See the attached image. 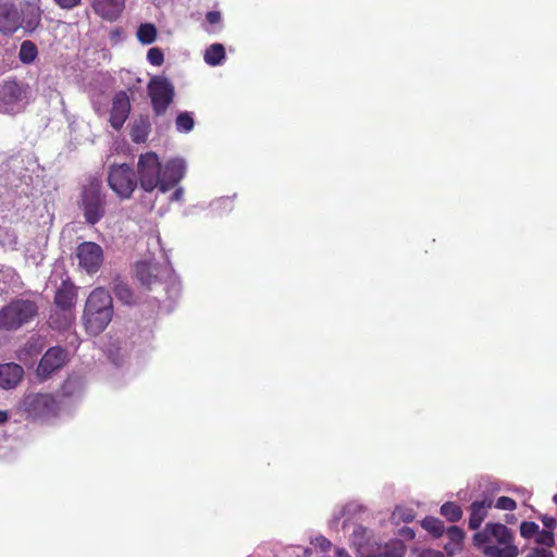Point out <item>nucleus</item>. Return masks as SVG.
<instances>
[{"label":"nucleus","instance_id":"7c9ffc66","mask_svg":"<svg viewBox=\"0 0 557 557\" xmlns=\"http://www.w3.org/2000/svg\"><path fill=\"white\" fill-rule=\"evenodd\" d=\"M392 518H393V520H395L397 522L398 521L410 522L414 518V512L412 509L396 507V509L393 511Z\"/></svg>","mask_w":557,"mask_h":557},{"label":"nucleus","instance_id":"a878e982","mask_svg":"<svg viewBox=\"0 0 557 557\" xmlns=\"http://www.w3.org/2000/svg\"><path fill=\"white\" fill-rule=\"evenodd\" d=\"M137 39L143 45H150L157 39V28L151 23L139 25L137 29Z\"/></svg>","mask_w":557,"mask_h":557},{"label":"nucleus","instance_id":"37998d69","mask_svg":"<svg viewBox=\"0 0 557 557\" xmlns=\"http://www.w3.org/2000/svg\"><path fill=\"white\" fill-rule=\"evenodd\" d=\"M184 189L182 187H178L174 190V193L171 196L172 201H181L183 199Z\"/></svg>","mask_w":557,"mask_h":557},{"label":"nucleus","instance_id":"a19ab883","mask_svg":"<svg viewBox=\"0 0 557 557\" xmlns=\"http://www.w3.org/2000/svg\"><path fill=\"white\" fill-rule=\"evenodd\" d=\"M542 522H543L544 527L547 529H554L557 525V521L553 517L544 516L542 518Z\"/></svg>","mask_w":557,"mask_h":557},{"label":"nucleus","instance_id":"f704fd0d","mask_svg":"<svg viewBox=\"0 0 557 557\" xmlns=\"http://www.w3.org/2000/svg\"><path fill=\"white\" fill-rule=\"evenodd\" d=\"M495 507L502 510H515L517 507L516 502L507 496H500L497 498Z\"/></svg>","mask_w":557,"mask_h":557},{"label":"nucleus","instance_id":"412c9836","mask_svg":"<svg viewBox=\"0 0 557 557\" xmlns=\"http://www.w3.org/2000/svg\"><path fill=\"white\" fill-rule=\"evenodd\" d=\"M504 547L496 545H484L481 549L487 557H517L519 554L518 547L511 543L503 544Z\"/></svg>","mask_w":557,"mask_h":557},{"label":"nucleus","instance_id":"393cba45","mask_svg":"<svg viewBox=\"0 0 557 557\" xmlns=\"http://www.w3.org/2000/svg\"><path fill=\"white\" fill-rule=\"evenodd\" d=\"M37 57H38L37 46L30 40H24L21 44L20 51H18L20 61L23 64H30L36 60Z\"/></svg>","mask_w":557,"mask_h":557},{"label":"nucleus","instance_id":"ea45409f","mask_svg":"<svg viewBox=\"0 0 557 557\" xmlns=\"http://www.w3.org/2000/svg\"><path fill=\"white\" fill-rule=\"evenodd\" d=\"M206 18L210 24H215V23L220 22L221 14L218 11H210L207 13Z\"/></svg>","mask_w":557,"mask_h":557},{"label":"nucleus","instance_id":"49530a36","mask_svg":"<svg viewBox=\"0 0 557 557\" xmlns=\"http://www.w3.org/2000/svg\"><path fill=\"white\" fill-rule=\"evenodd\" d=\"M403 534L404 535H408L410 539H412L414 536V533L411 529L409 528H405L401 530Z\"/></svg>","mask_w":557,"mask_h":557},{"label":"nucleus","instance_id":"de8ad7c7","mask_svg":"<svg viewBox=\"0 0 557 557\" xmlns=\"http://www.w3.org/2000/svg\"><path fill=\"white\" fill-rule=\"evenodd\" d=\"M387 557H400V555H396V554H387Z\"/></svg>","mask_w":557,"mask_h":557},{"label":"nucleus","instance_id":"4be33fe9","mask_svg":"<svg viewBox=\"0 0 557 557\" xmlns=\"http://www.w3.org/2000/svg\"><path fill=\"white\" fill-rule=\"evenodd\" d=\"M150 122L147 117L136 120L131 127L132 140L136 144L145 143L150 133Z\"/></svg>","mask_w":557,"mask_h":557},{"label":"nucleus","instance_id":"ddd939ff","mask_svg":"<svg viewBox=\"0 0 557 557\" xmlns=\"http://www.w3.org/2000/svg\"><path fill=\"white\" fill-rule=\"evenodd\" d=\"M492 540H495L499 545L509 544L513 541L512 532L505 524L488 522L483 531L473 535V543L480 549L484 545H494Z\"/></svg>","mask_w":557,"mask_h":557},{"label":"nucleus","instance_id":"09e8293b","mask_svg":"<svg viewBox=\"0 0 557 557\" xmlns=\"http://www.w3.org/2000/svg\"><path fill=\"white\" fill-rule=\"evenodd\" d=\"M52 92L57 94L59 96L58 90H50L49 97H51Z\"/></svg>","mask_w":557,"mask_h":557},{"label":"nucleus","instance_id":"2eb2a0df","mask_svg":"<svg viewBox=\"0 0 557 557\" xmlns=\"http://www.w3.org/2000/svg\"><path fill=\"white\" fill-rule=\"evenodd\" d=\"M186 163L183 159L176 158L166 162L162 168V181L160 191L166 193L173 188L185 175Z\"/></svg>","mask_w":557,"mask_h":557},{"label":"nucleus","instance_id":"473e14b6","mask_svg":"<svg viewBox=\"0 0 557 557\" xmlns=\"http://www.w3.org/2000/svg\"><path fill=\"white\" fill-rule=\"evenodd\" d=\"M539 525L532 521H523L520 525V534L524 539H531L539 532Z\"/></svg>","mask_w":557,"mask_h":557},{"label":"nucleus","instance_id":"58836bf2","mask_svg":"<svg viewBox=\"0 0 557 557\" xmlns=\"http://www.w3.org/2000/svg\"><path fill=\"white\" fill-rule=\"evenodd\" d=\"M444 549L448 556H454L455 554L461 550V548L456 546L453 542H448L447 544H445Z\"/></svg>","mask_w":557,"mask_h":557},{"label":"nucleus","instance_id":"f8f14e48","mask_svg":"<svg viewBox=\"0 0 557 557\" xmlns=\"http://www.w3.org/2000/svg\"><path fill=\"white\" fill-rule=\"evenodd\" d=\"M78 265L87 273H96L103 262V250L100 245L94 242H84L76 248Z\"/></svg>","mask_w":557,"mask_h":557},{"label":"nucleus","instance_id":"f3484780","mask_svg":"<svg viewBox=\"0 0 557 557\" xmlns=\"http://www.w3.org/2000/svg\"><path fill=\"white\" fill-rule=\"evenodd\" d=\"M42 11L35 2H25L18 7L20 28L25 33H34L40 25Z\"/></svg>","mask_w":557,"mask_h":557},{"label":"nucleus","instance_id":"8fccbe9b","mask_svg":"<svg viewBox=\"0 0 557 557\" xmlns=\"http://www.w3.org/2000/svg\"><path fill=\"white\" fill-rule=\"evenodd\" d=\"M553 500L557 505V494L554 496Z\"/></svg>","mask_w":557,"mask_h":557},{"label":"nucleus","instance_id":"2f4dec72","mask_svg":"<svg viewBox=\"0 0 557 557\" xmlns=\"http://www.w3.org/2000/svg\"><path fill=\"white\" fill-rule=\"evenodd\" d=\"M147 60L151 65L160 66L164 61L163 51L160 48H150L147 52Z\"/></svg>","mask_w":557,"mask_h":557},{"label":"nucleus","instance_id":"423d86ee","mask_svg":"<svg viewBox=\"0 0 557 557\" xmlns=\"http://www.w3.org/2000/svg\"><path fill=\"white\" fill-rule=\"evenodd\" d=\"M108 184L119 197L128 199L136 189L138 182L134 170L128 164L122 163L110 166Z\"/></svg>","mask_w":557,"mask_h":557},{"label":"nucleus","instance_id":"6e6552de","mask_svg":"<svg viewBox=\"0 0 557 557\" xmlns=\"http://www.w3.org/2000/svg\"><path fill=\"white\" fill-rule=\"evenodd\" d=\"M30 87L15 79L5 81L0 89V100L9 112H18L28 103Z\"/></svg>","mask_w":557,"mask_h":557},{"label":"nucleus","instance_id":"c03bdc74","mask_svg":"<svg viewBox=\"0 0 557 557\" xmlns=\"http://www.w3.org/2000/svg\"><path fill=\"white\" fill-rule=\"evenodd\" d=\"M335 557H351L345 548L337 547L335 549Z\"/></svg>","mask_w":557,"mask_h":557},{"label":"nucleus","instance_id":"4c0bfd02","mask_svg":"<svg viewBox=\"0 0 557 557\" xmlns=\"http://www.w3.org/2000/svg\"><path fill=\"white\" fill-rule=\"evenodd\" d=\"M315 544L323 550L327 552L332 547V543L324 536L320 535L315 537Z\"/></svg>","mask_w":557,"mask_h":557},{"label":"nucleus","instance_id":"dca6fc26","mask_svg":"<svg viewBox=\"0 0 557 557\" xmlns=\"http://www.w3.org/2000/svg\"><path fill=\"white\" fill-rule=\"evenodd\" d=\"M131 112V101L125 91H119L114 95L112 100V108L110 111V124L119 131L124 125Z\"/></svg>","mask_w":557,"mask_h":557},{"label":"nucleus","instance_id":"c85d7f7f","mask_svg":"<svg viewBox=\"0 0 557 557\" xmlns=\"http://www.w3.org/2000/svg\"><path fill=\"white\" fill-rule=\"evenodd\" d=\"M441 515L450 522H457L462 517V510L457 504L446 502L441 506Z\"/></svg>","mask_w":557,"mask_h":557},{"label":"nucleus","instance_id":"5701e85b","mask_svg":"<svg viewBox=\"0 0 557 557\" xmlns=\"http://www.w3.org/2000/svg\"><path fill=\"white\" fill-rule=\"evenodd\" d=\"M113 294L124 305H131L134 302V293L132 288L120 277H116L113 281Z\"/></svg>","mask_w":557,"mask_h":557},{"label":"nucleus","instance_id":"20e7f679","mask_svg":"<svg viewBox=\"0 0 557 557\" xmlns=\"http://www.w3.org/2000/svg\"><path fill=\"white\" fill-rule=\"evenodd\" d=\"M147 90L153 113L157 116L165 114L175 96L172 82L165 76H153L148 83Z\"/></svg>","mask_w":557,"mask_h":557},{"label":"nucleus","instance_id":"aec40b11","mask_svg":"<svg viewBox=\"0 0 557 557\" xmlns=\"http://www.w3.org/2000/svg\"><path fill=\"white\" fill-rule=\"evenodd\" d=\"M492 499L475 500L470 506L469 528L478 530L487 516V509L492 506Z\"/></svg>","mask_w":557,"mask_h":557},{"label":"nucleus","instance_id":"9b49d317","mask_svg":"<svg viewBox=\"0 0 557 557\" xmlns=\"http://www.w3.org/2000/svg\"><path fill=\"white\" fill-rule=\"evenodd\" d=\"M69 361V352L61 346H54L49 348L41 357L38 367L37 375L41 380L50 377L52 373L59 371Z\"/></svg>","mask_w":557,"mask_h":557},{"label":"nucleus","instance_id":"a18cd8bd","mask_svg":"<svg viewBox=\"0 0 557 557\" xmlns=\"http://www.w3.org/2000/svg\"><path fill=\"white\" fill-rule=\"evenodd\" d=\"M9 418V414L4 410H0V424L4 423Z\"/></svg>","mask_w":557,"mask_h":557},{"label":"nucleus","instance_id":"f257e3e1","mask_svg":"<svg viewBox=\"0 0 557 557\" xmlns=\"http://www.w3.org/2000/svg\"><path fill=\"white\" fill-rule=\"evenodd\" d=\"M113 317V304L110 293L102 288H95L88 296L83 321L90 335H98L104 331Z\"/></svg>","mask_w":557,"mask_h":557},{"label":"nucleus","instance_id":"7ed1b4c3","mask_svg":"<svg viewBox=\"0 0 557 557\" xmlns=\"http://www.w3.org/2000/svg\"><path fill=\"white\" fill-rule=\"evenodd\" d=\"M101 181L91 178L82 193V209L86 222L90 225L98 223L106 213V197L101 191Z\"/></svg>","mask_w":557,"mask_h":557},{"label":"nucleus","instance_id":"39448f33","mask_svg":"<svg viewBox=\"0 0 557 557\" xmlns=\"http://www.w3.org/2000/svg\"><path fill=\"white\" fill-rule=\"evenodd\" d=\"M137 172V182L145 191L150 193L156 188L160 189L162 166L154 152H147L139 156Z\"/></svg>","mask_w":557,"mask_h":557},{"label":"nucleus","instance_id":"9d476101","mask_svg":"<svg viewBox=\"0 0 557 557\" xmlns=\"http://www.w3.org/2000/svg\"><path fill=\"white\" fill-rule=\"evenodd\" d=\"M76 299V289L73 284L63 282L61 286L57 289L54 295V304L58 308H60L63 313L62 321L58 323L54 320V317L51 315L50 323L53 327L57 329H65L71 324L70 311L74 307Z\"/></svg>","mask_w":557,"mask_h":557},{"label":"nucleus","instance_id":"b1692460","mask_svg":"<svg viewBox=\"0 0 557 557\" xmlns=\"http://www.w3.org/2000/svg\"><path fill=\"white\" fill-rule=\"evenodd\" d=\"M203 59L211 66L220 65L225 59L224 46L222 44H212L206 49Z\"/></svg>","mask_w":557,"mask_h":557},{"label":"nucleus","instance_id":"79ce46f5","mask_svg":"<svg viewBox=\"0 0 557 557\" xmlns=\"http://www.w3.org/2000/svg\"><path fill=\"white\" fill-rule=\"evenodd\" d=\"M420 557H445L443 553L433 549H425L420 554Z\"/></svg>","mask_w":557,"mask_h":557},{"label":"nucleus","instance_id":"0eeeda50","mask_svg":"<svg viewBox=\"0 0 557 557\" xmlns=\"http://www.w3.org/2000/svg\"><path fill=\"white\" fill-rule=\"evenodd\" d=\"M18 409L28 418H46L57 412L58 403L50 394L30 393L22 399Z\"/></svg>","mask_w":557,"mask_h":557},{"label":"nucleus","instance_id":"6ab92c4d","mask_svg":"<svg viewBox=\"0 0 557 557\" xmlns=\"http://www.w3.org/2000/svg\"><path fill=\"white\" fill-rule=\"evenodd\" d=\"M24 375L23 368L14 362L0 364V387L11 389L17 386Z\"/></svg>","mask_w":557,"mask_h":557},{"label":"nucleus","instance_id":"c9c22d12","mask_svg":"<svg viewBox=\"0 0 557 557\" xmlns=\"http://www.w3.org/2000/svg\"><path fill=\"white\" fill-rule=\"evenodd\" d=\"M58 7L64 10H72L77 7L82 0H53Z\"/></svg>","mask_w":557,"mask_h":557},{"label":"nucleus","instance_id":"e433bc0d","mask_svg":"<svg viewBox=\"0 0 557 557\" xmlns=\"http://www.w3.org/2000/svg\"><path fill=\"white\" fill-rule=\"evenodd\" d=\"M528 557H555L553 552L545 548H534Z\"/></svg>","mask_w":557,"mask_h":557},{"label":"nucleus","instance_id":"4468645a","mask_svg":"<svg viewBox=\"0 0 557 557\" xmlns=\"http://www.w3.org/2000/svg\"><path fill=\"white\" fill-rule=\"evenodd\" d=\"M18 5L12 1L0 0V34L13 36L20 29Z\"/></svg>","mask_w":557,"mask_h":557},{"label":"nucleus","instance_id":"c756f323","mask_svg":"<svg viewBox=\"0 0 557 557\" xmlns=\"http://www.w3.org/2000/svg\"><path fill=\"white\" fill-rule=\"evenodd\" d=\"M446 534L449 539V542H453L456 546L462 548L465 532L461 528L451 525L447 529Z\"/></svg>","mask_w":557,"mask_h":557},{"label":"nucleus","instance_id":"cd10ccee","mask_svg":"<svg viewBox=\"0 0 557 557\" xmlns=\"http://www.w3.org/2000/svg\"><path fill=\"white\" fill-rule=\"evenodd\" d=\"M175 126L180 133H189L194 129L195 121L191 112L185 111L177 114Z\"/></svg>","mask_w":557,"mask_h":557},{"label":"nucleus","instance_id":"1a4fd4ad","mask_svg":"<svg viewBox=\"0 0 557 557\" xmlns=\"http://www.w3.org/2000/svg\"><path fill=\"white\" fill-rule=\"evenodd\" d=\"M173 274L174 270L168 256H165V263L163 265L145 261L136 264V276L138 281L149 288L156 283L171 280Z\"/></svg>","mask_w":557,"mask_h":557},{"label":"nucleus","instance_id":"bb28decb","mask_svg":"<svg viewBox=\"0 0 557 557\" xmlns=\"http://www.w3.org/2000/svg\"><path fill=\"white\" fill-rule=\"evenodd\" d=\"M421 525L434 537H441L445 533L444 522L435 517H425Z\"/></svg>","mask_w":557,"mask_h":557},{"label":"nucleus","instance_id":"72a5a7b5","mask_svg":"<svg viewBox=\"0 0 557 557\" xmlns=\"http://www.w3.org/2000/svg\"><path fill=\"white\" fill-rule=\"evenodd\" d=\"M535 541L537 544L545 545L547 547L553 546L555 543L554 534L549 530H539Z\"/></svg>","mask_w":557,"mask_h":557},{"label":"nucleus","instance_id":"f03ea898","mask_svg":"<svg viewBox=\"0 0 557 557\" xmlns=\"http://www.w3.org/2000/svg\"><path fill=\"white\" fill-rule=\"evenodd\" d=\"M39 307L34 299L15 298L0 309V330L15 331L29 323L38 314Z\"/></svg>","mask_w":557,"mask_h":557},{"label":"nucleus","instance_id":"a211bd4d","mask_svg":"<svg viewBox=\"0 0 557 557\" xmlns=\"http://www.w3.org/2000/svg\"><path fill=\"white\" fill-rule=\"evenodd\" d=\"M125 7V0H94L92 9L101 18L113 22L120 17Z\"/></svg>","mask_w":557,"mask_h":557}]
</instances>
